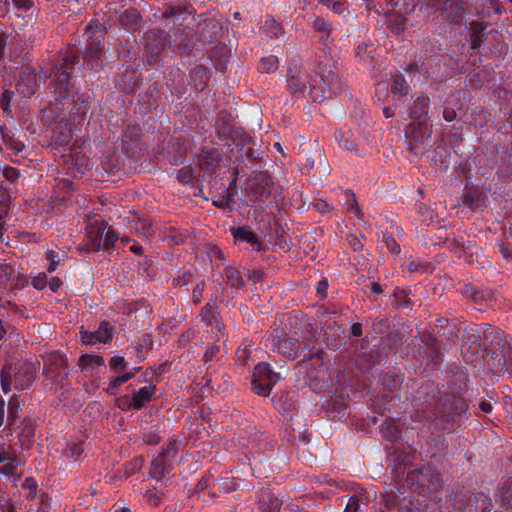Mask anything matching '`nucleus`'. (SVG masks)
<instances>
[{"label":"nucleus","instance_id":"nucleus-1","mask_svg":"<svg viewBox=\"0 0 512 512\" xmlns=\"http://www.w3.org/2000/svg\"><path fill=\"white\" fill-rule=\"evenodd\" d=\"M36 378V367L30 362L6 363L0 371L1 387L4 394L11 391L14 381L15 389H28Z\"/></svg>","mask_w":512,"mask_h":512},{"label":"nucleus","instance_id":"nucleus-2","mask_svg":"<svg viewBox=\"0 0 512 512\" xmlns=\"http://www.w3.org/2000/svg\"><path fill=\"white\" fill-rule=\"evenodd\" d=\"M78 61L77 55L69 53L54 65L50 73L49 86L53 89L56 99L68 97L71 71Z\"/></svg>","mask_w":512,"mask_h":512},{"label":"nucleus","instance_id":"nucleus-3","mask_svg":"<svg viewBox=\"0 0 512 512\" xmlns=\"http://www.w3.org/2000/svg\"><path fill=\"white\" fill-rule=\"evenodd\" d=\"M252 377V390L261 396L269 395L273 386L280 380V375L272 371L270 364L265 362L254 368Z\"/></svg>","mask_w":512,"mask_h":512},{"label":"nucleus","instance_id":"nucleus-4","mask_svg":"<svg viewBox=\"0 0 512 512\" xmlns=\"http://www.w3.org/2000/svg\"><path fill=\"white\" fill-rule=\"evenodd\" d=\"M160 453L153 456L149 467L150 481L146 482L140 489L141 501L151 506H158L160 496L158 491V483L160 481Z\"/></svg>","mask_w":512,"mask_h":512},{"label":"nucleus","instance_id":"nucleus-5","mask_svg":"<svg viewBox=\"0 0 512 512\" xmlns=\"http://www.w3.org/2000/svg\"><path fill=\"white\" fill-rule=\"evenodd\" d=\"M84 36L86 37V46L83 50L84 57L98 62L104 48V29L99 25H88Z\"/></svg>","mask_w":512,"mask_h":512},{"label":"nucleus","instance_id":"nucleus-6","mask_svg":"<svg viewBox=\"0 0 512 512\" xmlns=\"http://www.w3.org/2000/svg\"><path fill=\"white\" fill-rule=\"evenodd\" d=\"M43 373L53 384L62 385L69 375L66 359L59 354L49 356L44 362Z\"/></svg>","mask_w":512,"mask_h":512},{"label":"nucleus","instance_id":"nucleus-7","mask_svg":"<svg viewBox=\"0 0 512 512\" xmlns=\"http://www.w3.org/2000/svg\"><path fill=\"white\" fill-rule=\"evenodd\" d=\"M121 145L124 152L130 157H136L144 151L141 140V128L138 125H128L121 137Z\"/></svg>","mask_w":512,"mask_h":512},{"label":"nucleus","instance_id":"nucleus-8","mask_svg":"<svg viewBox=\"0 0 512 512\" xmlns=\"http://www.w3.org/2000/svg\"><path fill=\"white\" fill-rule=\"evenodd\" d=\"M114 328L109 321L103 320L95 331L81 330L80 338L84 345L107 344L113 339Z\"/></svg>","mask_w":512,"mask_h":512},{"label":"nucleus","instance_id":"nucleus-9","mask_svg":"<svg viewBox=\"0 0 512 512\" xmlns=\"http://www.w3.org/2000/svg\"><path fill=\"white\" fill-rule=\"evenodd\" d=\"M405 135L409 150L415 155L421 154L429 136L427 128L422 124H410L406 128Z\"/></svg>","mask_w":512,"mask_h":512},{"label":"nucleus","instance_id":"nucleus-10","mask_svg":"<svg viewBox=\"0 0 512 512\" xmlns=\"http://www.w3.org/2000/svg\"><path fill=\"white\" fill-rule=\"evenodd\" d=\"M301 344L287 335H272L271 336V349L288 359H295L298 357Z\"/></svg>","mask_w":512,"mask_h":512},{"label":"nucleus","instance_id":"nucleus-11","mask_svg":"<svg viewBox=\"0 0 512 512\" xmlns=\"http://www.w3.org/2000/svg\"><path fill=\"white\" fill-rule=\"evenodd\" d=\"M327 80V87H317V85H312L311 95L314 100L321 101L341 92L343 83L339 75L330 72L327 75Z\"/></svg>","mask_w":512,"mask_h":512},{"label":"nucleus","instance_id":"nucleus-12","mask_svg":"<svg viewBox=\"0 0 512 512\" xmlns=\"http://www.w3.org/2000/svg\"><path fill=\"white\" fill-rule=\"evenodd\" d=\"M118 235L111 227L98 229L96 237L90 243V249L93 251H109L114 248Z\"/></svg>","mask_w":512,"mask_h":512},{"label":"nucleus","instance_id":"nucleus-13","mask_svg":"<svg viewBox=\"0 0 512 512\" xmlns=\"http://www.w3.org/2000/svg\"><path fill=\"white\" fill-rule=\"evenodd\" d=\"M408 480L412 483L417 480L418 485L423 488V492L425 489L430 491L436 488L440 481L439 476L428 467L422 468L419 471L410 472L408 474Z\"/></svg>","mask_w":512,"mask_h":512},{"label":"nucleus","instance_id":"nucleus-14","mask_svg":"<svg viewBox=\"0 0 512 512\" xmlns=\"http://www.w3.org/2000/svg\"><path fill=\"white\" fill-rule=\"evenodd\" d=\"M89 95L76 93L72 96V101L68 105V112L74 121L83 119L89 110Z\"/></svg>","mask_w":512,"mask_h":512},{"label":"nucleus","instance_id":"nucleus-15","mask_svg":"<svg viewBox=\"0 0 512 512\" xmlns=\"http://www.w3.org/2000/svg\"><path fill=\"white\" fill-rule=\"evenodd\" d=\"M235 242H246L256 251L261 250V241L249 226H241L231 230Z\"/></svg>","mask_w":512,"mask_h":512},{"label":"nucleus","instance_id":"nucleus-16","mask_svg":"<svg viewBox=\"0 0 512 512\" xmlns=\"http://www.w3.org/2000/svg\"><path fill=\"white\" fill-rule=\"evenodd\" d=\"M8 192L0 187V244H9V237L6 235V217L8 215L9 205Z\"/></svg>","mask_w":512,"mask_h":512},{"label":"nucleus","instance_id":"nucleus-17","mask_svg":"<svg viewBox=\"0 0 512 512\" xmlns=\"http://www.w3.org/2000/svg\"><path fill=\"white\" fill-rule=\"evenodd\" d=\"M24 401L20 396L13 395L7 403V415L6 424L7 426H16L17 422L21 419L22 407Z\"/></svg>","mask_w":512,"mask_h":512},{"label":"nucleus","instance_id":"nucleus-18","mask_svg":"<svg viewBox=\"0 0 512 512\" xmlns=\"http://www.w3.org/2000/svg\"><path fill=\"white\" fill-rule=\"evenodd\" d=\"M279 501L275 498L274 494L270 491H264L259 497L256 509L254 512H278Z\"/></svg>","mask_w":512,"mask_h":512},{"label":"nucleus","instance_id":"nucleus-19","mask_svg":"<svg viewBox=\"0 0 512 512\" xmlns=\"http://www.w3.org/2000/svg\"><path fill=\"white\" fill-rule=\"evenodd\" d=\"M156 391V386H144L141 387L138 391H132L133 404L136 410H140L149 403Z\"/></svg>","mask_w":512,"mask_h":512},{"label":"nucleus","instance_id":"nucleus-20","mask_svg":"<svg viewBox=\"0 0 512 512\" xmlns=\"http://www.w3.org/2000/svg\"><path fill=\"white\" fill-rule=\"evenodd\" d=\"M308 77L304 74L293 75L288 80V87L291 93L296 96H304L308 90Z\"/></svg>","mask_w":512,"mask_h":512},{"label":"nucleus","instance_id":"nucleus-21","mask_svg":"<svg viewBox=\"0 0 512 512\" xmlns=\"http://www.w3.org/2000/svg\"><path fill=\"white\" fill-rule=\"evenodd\" d=\"M78 365L82 371L88 369H95L105 365V360L101 355L96 354H83L79 357Z\"/></svg>","mask_w":512,"mask_h":512},{"label":"nucleus","instance_id":"nucleus-22","mask_svg":"<svg viewBox=\"0 0 512 512\" xmlns=\"http://www.w3.org/2000/svg\"><path fill=\"white\" fill-rule=\"evenodd\" d=\"M12 427L15 429H19V434L28 440L32 439L35 436L36 423L35 420L31 417L27 416L22 420L20 419L17 422V425Z\"/></svg>","mask_w":512,"mask_h":512},{"label":"nucleus","instance_id":"nucleus-23","mask_svg":"<svg viewBox=\"0 0 512 512\" xmlns=\"http://www.w3.org/2000/svg\"><path fill=\"white\" fill-rule=\"evenodd\" d=\"M134 375L135 372H125L120 376L110 378L108 386L104 388V391L109 395H116L118 388L132 379Z\"/></svg>","mask_w":512,"mask_h":512},{"label":"nucleus","instance_id":"nucleus-24","mask_svg":"<svg viewBox=\"0 0 512 512\" xmlns=\"http://www.w3.org/2000/svg\"><path fill=\"white\" fill-rule=\"evenodd\" d=\"M164 229L165 233L162 235V240L167 241L169 245H178L187 237L186 230H176L173 226H165Z\"/></svg>","mask_w":512,"mask_h":512},{"label":"nucleus","instance_id":"nucleus-25","mask_svg":"<svg viewBox=\"0 0 512 512\" xmlns=\"http://www.w3.org/2000/svg\"><path fill=\"white\" fill-rule=\"evenodd\" d=\"M65 257V253L62 251L47 250L45 252V259L49 262L47 271L49 273L54 272L60 264V261Z\"/></svg>","mask_w":512,"mask_h":512},{"label":"nucleus","instance_id":"nucleus-26","mask_svg":"<svg viewBox=\"0 0 512 512\" xmlns=\"http://www.w3.org/2000/svg\"><path fill=\"white\" fill-rule=\"evenodd\" d=\"M261 29L262 33L271 39L274 37H279L282 34V28L280 24L274 19L266 20L264 26Z\"/></svg>","mask_w":512,"mask_h":512},{"label":"nucleus","instance_id":"nucleus-27","mask_svg":"<svg viewBox=\"0 0 512 512\" xmlns=\"http://www.w3.org/2000/svg\"><path fill=\"white\" fill-rule=\"evenodd\" d=\"M278 58L273 55H269L261 58L258 65V70L262 73H271L278 69Z\"/></svg>","mask_w":512,"mask_h":512},{"label":"nucleus","instance_id":"nucleus-28","mask_svg":"<svg viewBox=\"0 0 512 512\" xmlns=\"http://www.w3.org/2000/svg\"><path fill=\"white\" fill-rule=\"evenodd\" d=\"M366 500L367 496L363 494H353L346 503L345 512H358Z\"/></svg>","mask_w":512,"mask_h":512},{"label":"nucleus","instance_id":"nucleus-29","mask_svg":"<svg viewBox=\"0 0 512 512\" xmlns=\"http://www.w3.org/2000/svg\"><path fill=\"white\" fill-rule=\"evenodd\" d=\"M65 454L70 459L81 461L84 457V449L80 444L71 443L67 445Z\"/></svg>","mask_w":512,"mask_h":512},{"label":"nucleus","instance_id":"nucleus-30","mask_svg":"<svg viewBox=\"0 0 512 512\" xmlns=\"http://www.w3.org/2000/svg\"><path fill=\"white\" fill-rule=\"evenodd\" d=\"M381 429L385 437H387L391 441H394L400 437V431L392 420L385 421Z\"/></svg>","mask_w":512,"mask_h":512},{"label":"nucleus","instance_id":"nucleus-31","mask_svg":"<svg viewBox=\"0 0 512 512\" xmlns=\"http://www.w3.org/2000/svg\"><path fill=\"white\" fill-rule=\"evenodd\" d=\"M132 400H133L132 394L123 395V396L116 398L115 405L122 411L136 410L134 408V404H133Z\"/></svg>","mask_w":512,"mask_h":512},{"label":"nucleus","instance_id":"nucleus-32","mask_svg":"<svg viewBox=\"0 0 512 512\" xmlns=\"http://www.w3.org/2000/svg\"><path fill=\"white\" fill-rule=\"evenodd\" d=\"M109 366L111 370H113L116 373L123 372L127 369L128 363L126 362L125 358L122 356H113L109 361Z\"/></svg>","mask_w":512,"mask_h":512},{"label":"nucleus","instance_id":"nucleus-33","mask_svg":"<svg viewBox=\"0 0 512 512\" xmlns=\"http://www.w3.org/2000/svg\"><path fill=\"white\" fill-rule=\"evenodd\" d=\"M71 130L67 125H65L64 129L62 131H55L54 132V138L57 144L61 146H66L69 144L71 140Z\"/></svg>","mask_w":512,"mask_h":512},{"label":"nucleus","instance_id":"nucleus-34","mask_svg":"<svg viewBox=\"0 0 512 512\" xmlns=\"http://www.w3.org/2000/svg\"><path fill=\"white\" fill-rule=\"evenodd\" d=\"M393 93H399L401 95H407L409 87L406 81L401 76H396L393 80L392 86Z\"/></svg>","mask_w":512,"mask_h":512},{"label":"nucleus","instance_id":"nucleus-35","mask_svg":"<svg viewBox=\"0 0 512 512\" xmlns=\"http://www.w3.org/2000/svg\"><path fill=\"white\" fill-rule=\"evenodd\" d=\"M48 277L45 272H41L32 278L31 285L37 290H43L47 287Z\"/></svg>","mask_w":512,"mask_h":512},{"label":"nucleus","instance_id":"nucleus-36","mask_svg":"<svg viewBox=\"0 0 512 512\" xmlns=\"http://www.w3.org/2000/svg\"><path fill=\"white\" fill-rule=\"evenodd\" d=\"M382 240L383 242L386 244L387 248L392 251V252H395V253H399L400 252V248L399 246L397 245L393 235L391 233H388V232H384L383 233V236H382Z\"/></svg>","mask_w":512,"mask_h":512},{"label":"nucleus","instance_id":"nucleus-37","mask_svg":"<svg viewBox=\"0 0 512 512\" xmlns=\"http://www.w3.org/2000/svg\"><path fill=\"white\" fill-rule=\"evenodd\" d=\"M388 27L393 33L399 34L405 28V23H404L403 18L395 17L394 19L389 20Z\"/></svg>","mask_w":512,"mask_h":512},{"label":"nucleus","instance_id":"nucleus-38","mask_svg":"<svg viewBox=\"0 0 512 512\" xmlns=\"http://www.w3.org/2000/svg\"><path fill=\"white\" fill-rule=\"evenodd\" d=\"M13 95H14V92L10 91V90H4L2 92V95L0 97V107L2 108V110L4 112L9 111L10 102H11Z\"/></svg>","mask_w":512,"mask_h":512},{"label":"nucleus","instance_id":"nucleus-39","mask_svg":"<svg viewBox=\"0 0 512 512\" xmlns=\"http://www.w3.org/2000/svg\"><path fill=\"white\" fill-rule=\"evenodd\" d=\"M12 278V268L7 264H0V284H6Z\"/></svg>","mask_w":512,"mask_h":512},{"label":"nucleus","instance_id":"nucleus-40","mask_svg":"<svg viewBox=\"0 0 512 512\" xmlns=\"http://www.w3.org/2000/svg\"><path fill=\"white\" fill-rule=\"evenodd\" d=\"M472 29L473 38L471 40V46L473 49H476L480 45V39L478 38V36L484 30V26L482 23H474Z\"/></svg>","mask_w":512,"mask_h":512},{"label":"nucleus","instance_id":"nucleus-41","mask_svg":"<svg viewBox=\"0 0 512 512\" xmlns=\"http://www.w3.org/2000/svg\"><path fill=\"white\" fill-rule=\"evenodd\" d=\"M346 204H347V209L350 212H353L356 215L359 214V209H358L357 202L355 200V196L350 191H346Z\"/></svg>","mask_w":512,"mask_h":512},{"label":"nucleus","instance_id":"nucleus-42","mask_svg":"<svg viewBox=\"0 0 512 512\" xmlns=\"http://www.w3.org/2000/svg\"><path fill=\"white\" fill-rule=\"evenodd\" d=\"M3 175L7 180L14 182L19 178L20 171L15 167L8 166L3 169Z\"/></svg>","mask_w":512,"mask_h":512},{"label":"nucleus","instance_id":"nucleus-43","mask_svg":"<svg viewBox=\"0 0 512 512\" xmlns=\"http://www.w3.org/2000/svg\"><path fill=\"white\" fill-rule=\"evenodd\" d=\"M195 74L201 78V83L199 86H196L197 88H203L207 85L209 76H208V70L204 67H197L195 69Z\"/></svg>","mask_w":512,"mask_h":512},{"label":"nucleus","instance_id":"nucleus-44","mask_svg":"<svg viewBox=\"0 0 512 512\" xmlns=\"http://www.w3.org/2000/svg\"><path fill=\"white\" fill-rule=\"evenodd\" d=\"M12 3L17 9H22L24 11H29L34 6L33 0H12Z\"/></svg>","mask_w":512,"mask_h":512},{"label":"nucleus","instance_id":"nucleus-45","mask_svg":"<svg viewBox=\"0 0 512 512\" xmlns=\"http://www.w3.org/2000/svg\"><path fill=\"white\" fill-rule=\"evenodd\" d=\"M201 315L207 324H212L216 320L215 312L209 307L203 308Z\"/></svg>","mask_w":512,"mask_h":512},{"label":"nucleus","instance_id":"nucleus-46","mask_svg":"<svg viewBox=\"0 0 512 512\" xmlns=\"http://www.w3.org/2000/svg\"><path fill=\"white\" fill-rule=\"evenodd\" d=\"M63 282L59 277H52L50 280H48L47 286L53 293H58L60 287L62 286Z\"/></svg>","mask_w":512,"mask_h":512},{"label":"nucleus","instance_id":"nucleus-47","mask_svg":"<svg viewBox=\"0 0 512 512\" xmlns=\"http://www.w3.org/2000/svg\"><path fill=\"white\" fill-rule=\"evenodd\" d=\"M388 91V84L385 82H380L376 86V94L380 100H382L386 95Z\"/></svg>","mask_w":512,"mask_h":512},{"label":"nucleus","instance_id":"nucleus-48","mask_svg":"<svg viewBox=\"0 0 512 512\" xmlns=\"http://www.w3.org/2000/svg\"><path fill=\"white\" fill-rule=\"evenodd\" d=\"M327 81V76H319L313 81H309V92L311 93L312 85H317V87H327Z\"/></svg>","mask_w":512,"mask_h":512},{"label":"nucleus","instance_id":"nucleus-49","mask_svg":"<svg viewBox=\"0 0 512 512\" xmlns=\"http://www.w3.org/2000/svg\"><path fill=\"white\" fill-rule=\"evenodd\" d=\"M315 29L323 32L329 31L330 24L322 19H316L313 23Z\"/></svg>","mask_w":512,"mask_h":512},{"label":"nucleus","instance_id":"nucleus-50","mask_svg":"<svg viewBox=\"0 0 512 512\" xmlns=\"http://www.w3.org/2000/svg\"><path fill=\"white\" fill-rule=\"evenodd\" d=\"M6 423V402L0 395V428Z\"/></svg>","mask_w":512,"mask_h":512},{"label":"nucleus","instance_id":"nucleus-51","mask_svg":"<svg viewBox=\"0 0 512 512\" xmlns=\"http://www.w3.org/2000/svg\"><path fill=\"white\" fill-rule=\"evenodd\" d=\"M383 502L385 507L391 508L396 504V495L394 493H390L384 496Z\"/></svg>","mask_w":512,"mask_h":512},{"label":"nucleus","instance_id":"nucleus-52","mask_svg":"<svg viewBox=\"0 0 512 512\" xmlns=\"http://www.w3.org/2000/svg\"><path fill=\"white\" fill-rule=\"evenodd\" d=\"M7 47V41L5 39L4 34H0V62L3 60L5 56V51Z\"/></svg>","mask_w":512,"mask_h":512},{"label":"nucleus","instance_id":"nucleus-53","mask_svg":"<svg viewBox=\"0 0 512 512\" xmlns=\"http://www.w3.org/2000/svg\"><path fill=\"white\" fill-rule=\"evenodd\" d=\"M327 288H328V283H327V281H324V280L319 281L316 285L317 292L319 294H321L322 297H324L326 295Z\"/></svg>","mask_w":512,"mask_h":512},{"label":"nucleus","instance_id":"nucleus-54","mask_svg":"<svg viewBox=\"0 0 512 512\" xmlns=\"http://www.w3.org/2000/svg\"><path fill=\"white\" fill-rule=\"evenodd\" d=\"M147 50L151 52L152 57H158L160 54V48L158 47V44H155V47H152V44L147 42L146 44ZM155 61H157V58H155Z\"/></svg>","mask_w":512,"mask_h":512},{"label":"nucleus","instance_id":"nucleus-55","mask_svg":"<svg viewBox=\"0 0 512 512\" xmlns=\"http://www.w3.org/2000/svg\"><path fill=\"white\" fill-rule=\"evenodd\" d=\"M443 117L446 121L451 122L455 119L456 113L452 109H445L443 112Z\"/></svg>","mask_w":512,"mask_h":512},{"label":"nucleus","instance_id":"nucleus-56","mask_svg":"<svg viewBox=\"0 0 512 512\" xmlns=\"http://www.w3.org/2000/svg\"><path fill=\"white\" fill-rule=\"evenodd\" d=\"M479 408L481 411H483L484 413H490L492 411V405L490 402L488 401H482L480 404H479Z\"/></svg>","mask_w":512,"mask_h":512},{"label":"nucleus","instance_id":"nucleus-57","mask_svg":"<svg viewBox=\"0 0 512 512\" xmlns=\"http://www.w3.org/2000/svg\"><path fill=\"white\" fill-rule=\"evenodd\" d=\"M351 332L354 336H361L362 335V326L359 323H355L351 327Z\"/></svg>","mask_w":512,"mask_h":512},{"label":"nucleus","instance_id":"nucleus-58","mask_svg":"<svg viewBox=\"0 0 512 512\" xmlns=\"http://www.w3.org/2000/svg\"><path fill=\"white\" fill-rule=\"evenodd\" d=\"M129 250L136 254L141 255L142 254V246H140L138 243L134 242L130 247Z\"/></svg>","mask_w":512,"mask_h":512},{"label":"nucleus","instance_id":"nucleus-59","mask_svg":"<svg viewBox=\"0 0 512 512\" xmlns=\"http://www.w3.org/2000/svg\"><path fill=\"white\" fill-rule=\"evenodd\" d=\"M62 185H63V188L65 189L66 193H69L70 191H72L74 189L72 182H70L68 180H63Z\"/></svg>","mask_w":512,"mask_h":512},{"label":"nucleus","instance_id":"nucleus-60","mask_svg":"<svg viewBox=\"0 0 512 512\" xmlns=\"http://www.w3.org/2000/svg\"><path fill=\"white\" fill-rule=\"evenodd\" d=\"M340 146L347 149V150H354L355 149V145L352 141H349V140H346L345 142L343 143H340Z\"/></svg>","mask_w":512,"mask_h":512},{"label":"nucleus","instance_id":"nucleus-61","mask_svg":"<svg viewBox=\"0 0 512 512\" xmlns=\"http://www.w3.org/2000/svg\"><path fill=\"white\" fill-rule=\"evenodd\" d=\"M427 99L426 98H418L416 101V106H420L422 109V112L427 107Z\"/></svg>","mask_w":512,"mask_h":512},{"label":"nucleus","instance_id":"nucleus-62","mask_svg":"<svg viewBox=\"0 0 512 512\" xmlns=\"http://www.w3.org/2000/svg\"><path fill=\"white\" fill-rule=\"evenodd\" d=\"M7 334L6 326L3 321L0 319V340L4 339Z\"/></svg>","mask_w":512,"mask_h":512},{"label":"nucleus","instance_id":"nucleus-63","mask_svg":"<svg viewBox=\"0 0 512 512\" xmlns=\"http://www.w3.org/2000/svg\"><path fill=\"white\" fill-rule=\"evenodd\" d=\"M343 1L344 0H325V3L328 6L332 4L333 8L335 9V7L341 5Z\"/></svg>","mask_w":512,"mask_h":512},{"label":"nucleus","instance_id":"nucleus-64","mask_svg":"<svg viewBox=\"0 0 512 512\" xmlns=\"http://www.w3.org/2000/svg\"><path fill=\"white\" fill-rule=\"evenodd\" d=\"M383 113H384L385 117H387V118H390V117H393V116H394V112H393V111H392V109H391V108H389V107H385V108L383 109Z\"/></svg>","mask_w":512,"mask_h":512}]
</instances>
